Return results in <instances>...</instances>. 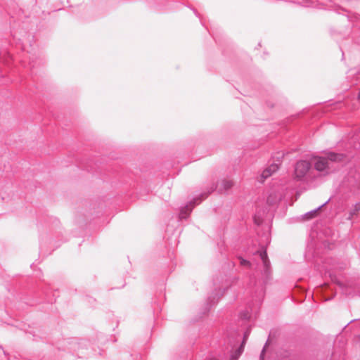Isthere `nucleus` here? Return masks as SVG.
<instances>
[{"mask_svg":"<svg viewBox=\"0 0 360 360\" xmlns=\"http://www.w3.org/2000/svg\"><path fill=\"white\" fill-rule=\"evenodd\" d=\"M254 255H258L263 265V270L262 272L263 276V283L256 288L255 291V295H252L255 302L259 304H261L265 294L264 285L268 283L271 278V263L268 257L266 248L265 246L262 245L255 252Z\"/></svg>","mask_w":360,"mask_h":360,"instance_id":"obj_1","label":"nucleus"},{"mask_svg":"<svg viewBox=\"0 0 360 360\" xmlns=\"http://www.w3.org/2000/svg\"><path fill=\"white\" fill-rule=\"evenodd\" d=\"M359 0H340V3L345 4L347 6L356 8L358 6V2ZM316 2L317 4L321 5L324 7V8H328L330 10L338 11V9H341L347 13V18L348 21L352 24L353 27H359L360 29V15L348 11L347 10L343 8L342 6L337 5L333 2V0H314V3Z\"/></svg>","mask_w":360,"mask_h":360,"instance_id":"obj_2","label":"nucleus"},{"mask_svg":"<svg viewBox=\"0 0 360 360\" xmlns=\"http://www.w3.org/2000/svg\"><path fill=\"white\" fill-rule=\"evenodd\" d=\"M217 188V183L212 182L209 186L205 191L202 192L199 195L193 198V199L187 202L184 207H182L179 213V219H186L189 217L193 207L200 203L203 200L207 198Z\"/></svg>","mask_w":360,"mask_h":360,"instance_id":"obj_3","label":"nucleus"},{"mask_svg":"<svg viewBox=\"0 0 360 360\" xmlns=\"http://www.w3.org/2000/svg\"><path fill=\"white\" fill-rule=\"evenodd\" d=\"M229 289H231V287L224 288L223 289H215L212 292L207 300L205 311H209L210 308L217 303L220 297L225 295Z\"/></svg>","mask_w":360,"mask_h":360,"instance_id":"obj_4","label":"nucleus"},{"mask_svg":"<svg viewBox=\"0 0 360 360\" xmlns=\"http://www.w3.org/2000/svg\"><path fill=\"white\" fill-rule=\"evenodd\" d=\"M311 168V164L307 160H300L295 166V175L297 179H302Z\"/></svg>","mask_w":360,"mask_h":360,"instance_id":"obj_5","label":"nucleus"},{"mask_svg":"<svg viewBox=\"0 0 360 360\" xmlns=\"http://www.w3.org/2000/svg\"><path fill=\"white\" fill-rule=\"evenodd\" d=\"M325 158H327V161L332 162H342L345 160L346 155L341 153H335L333 151L327 150L325 152Z\"/></svg>","mask_w":360,"mask_h":360,"instance_id":"obj_6","label":"nucleus"},{"mask_svg":"<svg viewBox=\"0 0 360 360\" xmlns=\"http://www.w3.org/2000/svg\"><path fill=\"white\" fill-rule=\"evenodd\" d=\"M314 169L319 172H323L329 168V164L325 156H318L314 158Z\"/></svg>","mask_w":360,"mask_h":360,"instance_id":"obj_7","label":"nucleus"},{"mask_svg":"<svg viewBox=\"0 0 360 360\" xmlns=\"http://www.w3.org/2000/svg\"><path fill=\"white\" fill-rule=\"evenodd\" d=\"M279 164L278 163H272L270 167L265 169L262 174V177L264 179H266L270 176L273 173L278 170Z\"/></svg>","mask_w":360,"mask_h":360,"instance_id":"obj_8","label":"nucleus"},{"mask_svg":"<svg viewBox=\"0 0 360 360\" xmlns=\"http://www.w3.org/2000/svg\"><path fill=\"white\" fill-rule=\"evenodd\" d=\"M330 198H329L328 200H326L322 205H319L316 209L307 212L304 214V217L306 219H310L314 218L317 214L318 211L320 210L322 207H325L330 202Z\"/></svg>","mask_w":360,"mask_h":360,"instance_id":"obj_9","label":"nucleus"},{"mask_svg":"<svg viewBox=\"0 0 360 360\" xmlns=\"http://www.w3.org/2000/svg\"><path fill=\"white\" fill-rule=\"evenodd\" d=\"M244 346L240 345L231 354L230 360H238L244 351Z\"/></svg>","mask_w":360,"mask_h":360,"instance_id":"obj_10","label":"nucleus"},{"mask_svg":"<svg viewBox=\"0 0 360 360\" xmlns=\"http://www.w3.org/2000/svg\"><path fill=\"white\" fill-rule=\"evenodd\" d=\"M359 212H360V202H356L354 205L353 208L349 211L348 219H351L354 216L357 215Z\"/></svg>","mask_w":360,"mask_h":360,"instance_id":"obj_11","label":"nucleus"},{"mask_svg":"<svg viewBox=\"0 0 360 360\" xmlns=\"http://www.w3.org/2000/svg\"><path fill=\"white\" fill-rule=\"evenodd\" d=\"M298 4H300L303 6H314V0H294Z\"/></svg>","mask_w":360,"mask_h":360,"instance_id":"obj_12","label":"nucleus"},{"mask_svg":"<svg viewBox=\"0 0 360 360\" xmlns=\"http://www.w3.org/2000/svg\"><path fill=\"white\" fill-rule=\"evenodd\" d=\"M233 182L230 180L224 179L221 181V187L225 191L229 190L233 186Z\"/></svg>","mask_w":360,"mask_h":360,"instance_id":"obj_13","label":"nucleus"},{"mask_svg":"<svg viewBox=\"0 0 360 360\" xmlns=\"http://www.w3.org/2000/svg\"><path fill=\"white\" fill-rule=\"evenodd\" d=\"M238 259L240 262V266L244 267H250L251 263L249 260L244 259L243 257L239 256L238 257Z\"/></svg>","mask_w":360,"mask_h":360,"instance_id":"obj_14","label":"nucleus"},{"mask_svg":"<svg viewBox=\"0 0 360 360\" xmlns=\"http://www.w3.org/2000/svg\"><path fill=\"white\" fill-rule=\"evenodd\" d=\"M250 328H248L246 329V330L243 333V340L240 343V345H243L245 347L246 342L250 336Z\"/></svg>","mask_w":360,"mask_h":360,"instance_id":"obj_15","label":"nucleus"},{"mask_svg":"<svg viewBox=\"0 0 360 360\" xmlns=\"http://www.w3.org/2000/svg\"><path fill=\"white\" fill-rule=\"evenodd\" d=\"M267 344H268V341L266 342V344L264 345V346L263 347V348L261 351L259 360H264V356H265V353H266V348Z\"/></svg>","mask_w":360,"mask_h":360,"instance_id":"obj_16","label":"nucleus"},{"mask_svg":"<svg viewBox=\"0 0 360 360\" xmlns=\"http://www.w3.org/2000/svg\"><path fill=\"white\" fill-rule=\"evenodd\" d=\"M240 317L242 319H249L250 316L249 315L248 311H242L240 313Z\"/></svg>","mask_w":360,"mask_h":360,"instance_id":"obj_17","label":"nucleus"},{"mask_svg":"<svg viewBox=\"0 0 360 360\" xmlns=\"http://www.w3.org/2000/svg\"><path fill=\"white\" fill-rule=\"evenodd\" d=\"M266 202H267V204H269V205H273V204H274V200L272 199V195H269L267 197Z\"/></svg>","mask_w":360,"mask_h":360,"instance_id":"obj_18","label":"nucleus"},{"mask_svg":"<svg viewBox=\"0 0 360 360\" xmlns=\"http://www.w3.org/2000/svg\"><path fill=\"white\" fill-rule=\"evenodd\" d=\"M252 283L254 284V285L256 286V285H257L256 280L255 279V278L250 277V284L251 285Z\"/></svg>","mask_w":360,"mask_h":360,"instance_id":"obj_19","label":"nucleus"},{"mask_svg":"<svg viewBox=\"0 0 360 360\" xmlns=\"http://www.w3.org/2000/svg\"><path fill=\"white\" fill-rule=\"evenodd\" d=\"M254 220H255V223L257 224V225H259L262 223V220H258L257 219L256 215L254 217Z\"/></svg>","mask_w":360,"mask_h":360,"instance_id":"obj_20","label":"nucleus"},{"mask_svg":"<svg viewBox=\"0 0 360 360\" xmlns=\"http://www.w3.org/2000/svg\"><path fill=\"white\" fill-rule=\"evenodd\" d=\"M358 100L360 101V89H359V94H358Z\"/></svg>","mask_w":360,"mask_h":360,"instance_id":"obj_21","label":"nucleus"},{"mask_svg":"<svg viewBox=\"0 0 360 360\" xmlns=\"http://www.w3.org/2000/svg\"><path fill=\"white\" fill-rule=\"evenodd\" d=\"M193 11H194V13L195 14V15L198 16V15L197 12L195 11V10H193Z\"/></svg>","mask_w":360,"mask_h":360,"instance_id":"obj_22","label":"nucleus"},{"mask_svg":"<svg viewBox=\"0 0 360 360\" xmlns=\"http://www.w3.org/2000/svg\"><path fill=\"white\" fill-rule=\"evenodd\" d=\"M338 284L340 286H341V283H340V282H338Z\"/></svg>","mask_w":360,"mask_h":360,"instance_id":"obj_23","label":"nucleus"},{"mask_svg":"<svg viewBox=\"0 0 360 360\" xmlns=\"http://www.w3.org/2000/svg\"><path fill=\"white\" fill-rule=\"evenodd\" d=\"M2 60V57L0 55V61Z\"/></svg>","mask_w":360,"mask_h":360,"instance_id":"obj_24","label":"nucleus"}]
</instances>
